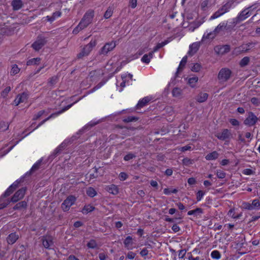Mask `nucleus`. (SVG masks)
Masks as SVG:
<instances>
[{"label": "nucleus", "instance_id": "nucleus-1", "mask_svg": "<svg viewBox=\"0 0 260 260\" xmlns=\"http://www.w3.org/2000/svg\"><path fill=\"white\" fill-rule=\"evenodd\" d=\"M94 11L92 10L87 11L84 15L78 25L73 29V34L76 35L80 31L86 28L92 22Z\"/></svg>", "mask_w": 260, "mask_h": 260}, {"label": "nucleus", "instance_id": "nucleus-2", "mask_svg": "<svg viewBox=\"0 0 260 260\" xmlns=\"http://www.w3.org/2000/svg\"><path fill=\"white\" fill-rule=\"evenodd\" d=\"M96 45V40H91L88 44L83 48L81 52L78 54V57L80 58L88 55Z\"/></svg>", "mask_w": 260, "mask_h": 260}, {"label": "nucleus", "instance_id": "nucleus-3", "mask_svg": "<svg viewBox=\"0 0 260 260\" xmlns=\"http://www.w3.org/2000/svg\"><path fill=\"white\" fill-rule=\"evenodd\" d=\"M232 71L230 69L222 68L218 74L217 78L220 83H224L230 79Z\"/></svg>", "mask_w": 260, "mask_h": 260}, {"label": "nucleus", "instance_id": "nucleus-4", "mask_svg": "<svg viewBox=\"0 0 260 260\" xmlns=\"http://www.w3.org/2000/svg\"><path fill=\"white\" fill-rule=\"evenodd\" d=\"M255 9L256 7H253V6H252L244 9L236 17L237 21L240 22L245 20L251 15L252 11Z\"/></svg>", "mask_w": 260, "mask_h": 260}, {"label": "nucleus", "instance_id": "nucleus-5", "mask_svg": "<svg viewBox=\"0 0 260 260\" xmlns=\"http://www.w3.org/2000/svg\"><path fill=\"white\" fill-rule=\"evenodd\" d=\"M46 38L42 36H39L37 40L31 44V47L36 51H39L46 44Z\"/></svg>", "mask_w": 260, "mask_h": 260}, {"label": "nucleus", "instance_id": "nucleus-6", "mask_svg": "<svg viewBox=\"0 0 260 260\" xmlns=\"http://www.w3.org/2000/svg\"><path fill=\"white\" fill-rule=\"evenodd\" d=\"M116 44L115 41H111L106 43L99 51L101 55H107L109 52L112 51L116 47Z\"/></svg>", "mask_w": 260, "mask_h": 260}, {"label": "nucleus", "instance_id": "nucleus-7", "mask_svg": "<svg viewBox=\"0 0 260 260\" xmlns=\"http://www.w3.org/2000/svg\"><path fill=\"white\" fill-rule=\"evenodd\" d=\"M76 201V198L69 196L62 203L61 208L63 211H68Z\"/></svg>", "mask_w": 260, "mask_h": 260}, {"label": "nucleus", "instance_id": "nucleus-8", "mask_svg": "<svg viewBox=\"0 0 260 260\" xmlns=\"http://www.w3.org/2000/svg\"><path fill=\"white\" fill-rule=\"evenodd\" d=\"M258 118L252 112H248V116L245 119L244 123L245 125L251 126L254 125L257 121Z\"/></svg>", "mask_w": 260, "mask_h": 260}, {"label": "nucleus", "instance_id": "nucleus-9", "mask_svg": "<svg viewBox=\"0 0 260 260\" xmlns=\"http://www.w3.org/2000/svg\"><path fill=\"white\" fill-rule=\"evenodd\" d=\"M242 0H231L219 9V10L220 11L221 14L223 15L230 11L234 3H239Z\"/></svg>", "mask_w": 260, "mask_h": 260}, {"label": "nucleus", "instance_id": "nucleus-10", "mask_svg": "<svg viewBox=\"0 0 260 260\" xmlns=\"http://www.w3.org/2000/svg\"><path fill=\"white\" fill-rule=\"evenodd\" d=\"M26 192V188L23 187L17 190L11 198V201L13 203H16L19 200L22 199Z\"/></svg>", "mask_w": 260, "mask_h": 260}, {"label": "nucleus", "instance_id": "nucleus-11", "mask_svg": "<svg viewBox=\"0 0 260 260\" xmlns=\"http://www.w3.org/2000/svg\"><path fill=\"white\" fill-rule=\"evenodd\" d=\"M74 104H70V105H69L68 106H67L66 107H65L64 108H63L62 110L56 112V113H53L52 114H51L48 117H47L46 119H44V120H43L42 121H41L38 125L37 127H39L40 126L42 125L43 124H44L46 121H47V120H49L50 118H54L55 117H56L57 116H58L59 114H61L62 113L64 112V111H66V110L69 109Z\"/></svg>", "mask_w": 260, "mask_h": 260}, {"label": "nucleus", "instance_id": "nucleus-12", "mask_svg": "<svg viewBox=\"0 0 260 260\" xmlns=\"http://www.w3.org/2000/svg\"><path fill=\"white\" fill-rule=\"evenodd\" d=\"M216 137L220 140L224 141L230 139L232 137V134L228 129H224L221 132L218 133Z\"/></svg>", "mask_w": 260, "mask_h": 260}, {"label": "nucleus", "instance_id": "nucleus-13", "mask_svg": "<svg viewBox=\"0 0 260 260\" xmlns=\"http://www.w3.org/2000/svg\"><path fill=\"white\" fill-rule=\"evenodd\" d=\"M28 98V94L25 92L18 94L14 101V104L17 106L21 103H24L27 101Z\"/></svg>", "mask_w": 260, "mask_h": 260}, {"label": "nucleus", "instance_id": "nucleus-14", "mask_svg": "<svg viewBox=\"0 0 260 260\" xmlns=\"http://www.w3.org/2000/svg\"><path fill=\"white\" fill-rule=\"evenodd\" d=\"M151 100H152V98L151 96H146L143 98L142 99L139 100L138 103L137 104L136 107L137 109L141 108L150 102Z\"/></svg>", "mask_w": 260, "mask_h": 260}, {"label": "nucleus", "instance_id": "nucleus-15", "mask_svg": "<svg viewBox=\"0 0 260 260\" xmlns=\"http://www.w3.org/2000/svg\"><path fill=\"white\" fill-rule=\"evenodd\" d=\"M228 23L225 21L220 23L214 29L213 32L215 35L217 34L225 29H227Z\"/></svg>", "mask_w": 260, "mask_h": 260}, {"label": "nucleus", "instance_id": "nucleus-16", "mask_svg": "<svg viewBox=\"0 0 260 260\" xmlns=\"http://www.w3.org/2000/svg\"><path fill=\"white\" fill-rule=\"evenodd\" d=\"M18 182H15L13 183L6 190L3 195V197L5 198L9 196L15 189L18 187Z\"/></svg>", "mask_w": 260, "mask_h": 260}, {"label": "nucleus", "instance_id": "nucleus-17", "mask_svg": "<svg viewBox=\"0 0 260 260\" xmlns=\"http://www.w3.org/2000/svg\"><path fill=\"white\" fill-rule=\"evenodd\" d=\"M249 49V45L243 44L240 47L235 48L234 53L238 55Z\"/></svg>", "mask_w": 260, "mask_h": 260}, {"label": "nucleus", "instance_id": "nucleus-18", "mask_svg": "<svg viewBox=\"0 0 260 260\" xmlns=\"http://www.w3.org/2000/svg\"><path fill=\"white\" fill-rule=\"evenodd\" d=\"M43 245L46 248H49L52 244V237L50 236H44L42 238Z\"/></svg>", "mask_w": 260, "mask_h": 260}, {"label": "nucleus", "instance_id": "nucleus-19", "mask_svg": "<svg viewBox=\"0 0 260 260\" xmlns=\"http://www.w3.org/2000/svg\"><path fill=\"white\" fill-rule=\"evenodd\" d=\"M106 189L109 193L113 194H117L119 192L118 188L114 184H111L106 187Z\"/></svg>", "mask_w": 260, "mask_h": 260}, {"label": "nucleus", "instance_id": "nucleus-20", "mask_svg": "<svg viewBox=\"0 0 260 260\" xmlns=\"http://www.w3.org/2000/svg\"><path fill=\"white\" fill-rule=\"evenodd\" d=\"M13 9L15 11L20 9L23 6V2L21 0H13L11 3Z\"/></svg>", "mask_w": 260, "mask_h": 260}, {"label": "nucleus", "instance_id": "nucleus-21", "mask_svg": "<svg viewBox=\"0 0 260 260\" xmlns=\"http://www.w3.org/2000/svg\"><path fill=\"white\" fill-rule=\"evenodd\" d=\"M208 98V94L205 92H200L196 97V100L199 103L205 102Z\"/></svg>", "mask_w": 260, "mask_h": 260}, {"label": "nucleus", "instance_id": "nucleus-22", "mask_svg": "<svg viewBox=\"0 0 260 260\" xmlns=\"http://www.w3.org/2000/svg\"><path fill=\"white\" fill-rule=\"evenodd\" d=\"M18 239V235L15 233L10 234L7 238V242L9 244H14Z\"/></svg>", "mask_w": 260, "mask_h": 260}, {"label": "nucleus", "instance_id": "nucleus-23", "mask_svg": "<svg viewBox=\"0 0 260 260\" xmlns=\"http://www.w3.org/2000/svg\"><path fill=\"white\" fill-rule=\"evenodd\" d=\"M153 52H151L149 54H145L141 58V61L145 63H149L151 59L153 58Z\"/></svg>", "mask_w": 260, "mask_h": 260}, {"label": "nucleus", "instance_id": "nucleus-24", "mask_svg": "<svg viewBox=\"0 0 260 260\" xmlns=\"http://www.w3.org/2000/svg\"><path fill=\"white\" fill-rule=\"evenodd\" d=\"M219 156V153L216 151H213L211 153L208 154L205 158L208 160H213L216 159Z\"/></svg>", "mask_w": 260, "mask_h": 260}, {"label": "nucleus", "instance_id": "nucleus-25", "mask_svg": "<svg viewBox=\"0 0 260 260\" xmlns=\"http://www.w3.org/2000/svg\"><path fill=\"white\" fill-rule=\"evenodd\" d=\"M217 49H218V53L222 54L229 52L230 48L229 45H224L222 47L215 48L216 51Z\"/></svg>", "mask_w": 260, "mask_h": 260}, {"label": "nucleus", "instance_id": "nucleus-26", "mask_svg": "<svg viewBox=\"0 0 260 260\" xmlns=\"http://www.w3.org/2000/svg\"><path fill=\"white\" fill-rule=\"evenodd\" d=\"M27 207V203L25 201L20 202L16 204L13 207L14 210H20L23 208H25Z\"/></svg>", "mask_w": 260, "mask_h": 260}, {"label": "nucleus", "instance_id": "nucleus-27", "mask_svg": "<svg viewBox=\"0 0 260 260\" xmlns=\"http://www.w3.org/2000/svg\"><path fill=\"white\" fill-rule=\"evenodd\" d=\"M41 60L40 57L33 58L28 60L26 62V64L27 66L38 64L40 62Z\"/></svg>", "mask_w": 260, "mask_h": 260}, {"label": "nucleus", "instance_id": "nucleus-28", "mask_svg": "<svg viewBox=\"0 0 260 260\" xmlns=\"http://www.w3.org/2000/svg\"><path fill=\"white\" fill-rule=\"evenodd\" d=\"M198 81V77L195 76L191 78H189L188 81V84L191 87H194L196 85V83Z\"/></svg>", "mask_w": 260, "mask_h": 260}, {"label": "nucleus", "instance_id": "nucleus-29", "mask_svg": "<svg viewBox=\"0 0 260 260\" xmlns=\"http://www.w3.org/2000/svg\"><path fill=\"white\" fill-rule=\"evenodd\" d=\"M94 209V207L90 205H85L82 209V213L83 214H87L89 212L92 211Z\"/></svg>", "mask_w": 260, "mask_h": 260}, {"label": "nucleus", "instance_id": "nucleus-30", "mask_svg": "<svg viewBox=\"0 0 260 260\" xmlns=\"http://www.w3.org/2000/svg\"><path fill=\"white\" fill-rule=\"evenodd\" d=\"M211 257L213 259H219L221 257V255L219 251L214 250L211 252Z\"/></svg>", "mask_w": 260, "mask_h": 260}, {"label": "nucleus", "instance_id": "nucleus-31", "mask_svg": "<svg viewBox=\"0 0 260 260\" xmlns=\"http://www.w3.org/2000/svg\"><path fill=\"white\" fill-rule=\"evenodd\" d=\"M172 93L174 97H179L182 94V90L179 88L175 87L173 89Z\"/></svg>", "mask_w": 260, "mask_h": 260}, {"label": "nucleus", "instance_id": "nucleus-32", "mask_svg": "<svg viewBox=\"0 0 260 260\" xmlns=\"http://www.w3.org/2000/svg\"><path fill=\"white\" fill-rule=\"evenodd\" d=\"M87 194L90 197H94L97 194L95 190L92 187H88L86 190Z\"/></svg>", "mask_w": 260, "mask_h": 260}, {"label": "nucleus", "instance_id": "nucleus-33", "mask_svg": "<svg viewBox=\"0 0 260 260\" xmlns=\"http://www.w3.org/2000/svg\"><path fill=\"white\" fill-rule=\"evenodd\" d=\"M187 56H185L182 58V60H181V61L180 62V64L178 68L177 72H179V71H181L183 69V67L185 66V64L187 62Z\"/></svg>", "mask_w": 260, "mask_h": 260}, {"label": "nucleus", "instance_id": "nucleus-34", "mask_svg": "<svg viewBox=\"0 0 260 260\" xmlns=\"http://www.w3.org/2000/svg\"><path fill=\"white\" fill-rule=\"evenodd\" d=\"M252 210H258L260 209V201L257 199L253 200L252 203Z\"/></svg>", "mask_w": 260, "mask_h": 260}, {"label": "nucleus", "instance_id": "nucleus-35", "mask_svg": "<svg viewBox=\"0 0 260 260\" xmlns=\"http://www.w3.org/2000/svg\"><path fill=\"white\" fill-rule=\"evenodd\" d=\"M202 213V210L201 208H198L194 210H190L188 212V215H197Z\"/></svg>", "mask_w": 260, "mask_h": 260}, {"label": "nucleus", "instance_id": "nucleus-36", "mask_svg": "<svg viewBox=\"0 0 260 260\" xmlns=\"http://www.w3.org/2000/svg\"><path fill=\"white\" fill-rule=\"evenodd\" d=\"M113 8L111 7H109L107 9L106 12L105 13V14H104L105 18L108 19V18H110L112 16V15L113 14Z\"/></svg>", "mask_w": 260, "mask_h": 260}, {"label": "nucleus", "instance_id": "nucleus-37", "mask_svg": "<svg viewBox=\"0 0 260 260\" xmlns=\"http://www.w3.org/2000/svg\"><path fill=\"white\" fill-rule=\"evenodd\" d=\"M20 71V69L18 67L16 64H14L12 67V69L10 72L11 75L14 76L18 74Z\"/></svg>", "mask_w": 260, "mask_h": 260}, {"label": "nucleus", "instance_id": "nucleus-38", "mask_svg": "<svg viewBox=\"0 0 260 260\" xmlns=\"http://www.w3.org/2000/svg\"><path fill=\"white\" fill-rule=\"evenodd\" d=\"M249 58L248 57H244L240 62V66L243 67L247 65L249 62Z\"/></svg>", "mask_w": 260, "mask_h": 260}, {"label": "nucleus", "instance_id": "nucleus-39", "mask_svg": "<svg viewBox=\"0 0 260 260\" xmlns=\"http://www.w3.org/2000/svg\"><path fill=\"white\" fill-rule=\"evenodd\" d=\"M9 124L8 122H1L0 123V131H5L8 129Z\"/></svg>", "mask_w": 260, "mask_h": 260}, {"label": "nucleus", "instance_id": "nucleus-40", "mask_svg": "<svg viewBox=\"0 0 260 260\" xmlns=\"http://www.w3.org/2000/svg\"><path fill=\"white\" fill-rule=\"evenodd\" d=\"M201 69V65L199 63H194L191 68V70L193 72H198L200 71Z\"/></svg>", "mask_w": 260, "mask_h": 260}, {"label": "nucleus", "instance_id": "nucleus-41", "mask_svg": "<svg viewBox=\"0 0 260 260\" xmlns=\"http://www.w3.org/2000/svg\"><path fill=\"white\" fill-rule=\"evenodd\" d=\"M57 81H58V77L57 76H54L49 79L48 83L50 85L53 86L54 84H55L57 82Z\"/></svg>", "mask_w": 260, "mask_h": 260}, {"label": "nucleus", "instance_id": "nucleus-42", "mask_svg": "<svg viewBox=\"0 0 260 260\" xmlns=\"http://www.w3.org/2000/svg\"><path fill=\"white\" fill-rule=\"evenodd\" d=\"M182 163L184 165L189 166L193 164V160L186 157L182 159Z\"/></svg>", "mask_w": 260, "mask_h": 260}, {"label": "nucleus", "instance_id": "nucleus-43", "mask_svg": "<svg viewBox=\"0 0 260 260\" xmlns=\"http://www.w3.org/2000/svg\"><path fill=\"white\" fill-rule=\"evenodd\" d=\"M190 51L189 53L192 52L193 53H195L198 49L199 46L197 43H193L192 45L190 46Z\"/></svg>", "mask_w": 260, "mask_h": 260}, {"label": "nucleus", "instance_id": "nucleus-44", "mask_svg": "<svg viewBox=\"0 0 260 260\" xmlns=\"http://www.w3.org/2000/svg\"><path fill=\"white\" fill-rule=\"evenodd\" d=\"M41 163V161L40 160L37 161L36 163H35L32 166V167L30 170V172L31 173L34 172L36 171V170H37L38 169H39V168L40 167Z\"/></svg>", "mask_w": 260, "mask_h": 260}, {"label": "nucleus", "instance_id": "nucleus-45", "mask_svg": "<svg viewBox=\"0 0 260 260\" xmlns=\"http://www.w3.org/2000/svg\"><path fill=\"white\" fill-rule=\"evenodd\" d=\"M87 246L89 248H95L97 246L95 240H91L87 244Z\"/></svg>", "mask_w": 260, "mask_h": 260}, {"label": "nucleus", "instance_id": "nucleus-46", "mask_svg": "<svg viewBox=\"0 0 260 260\" xmlns=\"http://www.w3.org/2000/svg\"><path fill=\"white\" fill-rule=\"evenodd\" d=\"M222 14H221V13L220 12V11L219 10V9L216 11L210 17V20H213V19H216L218 17H219L220 16H222Z\"/></svg>", "mask_w": 260, "mask_h": 260}, {"label": "nucleus", "instance_id": "nucleus-47", "mask_svg": "<svg viewBox=\"0 0 260 260\" xmlns=\"http://www.w3.org/2000/svg\"><path fill=\"white\" fill-rule=\"evenodd\" d=\"M222 14H221V13L220 12V11L219 10V9L216 11L210 17V20H213V19H216L218 17H219L220 16H222Z\"/></svg>", "mask_w": 260, "mask_h": 260}, {"label": "nucleus", "instance_id": "nucleus-48", "mask_svg": "<svg viewBox=\"0 0 260 260\" xmlns=\"http://www.w3.org/2000/svg\"><path fill=\"white\" fill-rule=\"evenodd\" d=\"M11 90V87L10 86L7 87L1 93V95L3 98H5L8 95V93Z\"/></svg>", "mask_w": 260, "mask_h": 260}, {"label": "nucleus", "instance_id": "nucleus-49", "mask_svg": "<svg viewBox=\"0 0 260 260\" xmlns=\"http://www.w3.org/2000/svg\"><path fill=\"white\" fill-rule=\"evenodd\" d=\"M216 175L218 178L223 179L225 177V173L220 170H217L216 171Z\"/></svg>", "mask_w": 260, "mask_h": 260}, {"label": "nucleus", "instance_id": "nucleus-50", "mask_svg": "<svg viewBox=\"0 0 260 260\" xmlns=\"http://www.w3.org/2000/svg\"><path fill=\"white\" fill-rule=\"evenodd\" d=\"M201 22H194V23L190 24V25L189 26V29H191V31H192L194 30L195 28L199 27L201 25Z\"/></svg>", "mask_w": 260, "mask_h": 260}, {"label": "nucleus", "instance_id": "nucleus-51", "mask_svg": "<svg viewBox=\"0 0 260 260\" xmlns=\"http://www.w3.org/2000/svg\"><path fill=\"white\" fill-rule=\"evenodd\" d=\"M242 206H243V208L245 209H247V210H252L251 204H250L249 203L244 202L242 204Z\"/></svg>", "mask_w": 260, "mask_h": 260}, {"label": "nucleus", "instance_id": "nucleus-52", "mask_svg": "<svg viewBox=\"0 0 260 260\" xmlns=\"http://www.w3.org/2000/svg\"><path fill=\"white\" fill-rule=\"evenodd\" d=\"M204 195V192L202 190H199L198 191L197 194V200L198 201H200L203 197Z\"/></svg>", "mask_w": 260, "mask_h": 260}, {"label": "nucleus", "instance_id": "nucleus-53", "mask_svg": "<svg viewBox=\"0 0 260 260\" xmlns=\"http://www.w3.org/2000/svg\"><path fill=\"white\" fill-rule=\"evenodd\" d=\"M242 173L246 175H250L254 173V171L250 169H245L243 170Z\"/></svg>", "mask_w": 260, "mask_h": 260}, {"label": "nucleus", "instance_id": "nucleus-54", "mask_svg": "<svg viewBox=\"0 0 260 260\" xmlns=\"http://www.w3.org/2000/svg\"><path fill=\"white\" fill-rule=\"evenodd\" d=\"M128 175L124 172H121L120 173L119 178L121 181H124L128 178Z\"/></svg>", "mask_w": 260, "mask_h": 260}, {"label": "nucleus", "instance_id": "nucleus-55", "mask_svg": "<svg viewBox=\"0 0 260 260\" xmlns=\"http://www.w3.org/2000/svg\"><path fill=\"white\" fill-rule=\"evenodd\" d=\"M209 4V2L208 0H205L203 1L201 4V7L202 10H206V8L208 7Z\"/></svg>", "mask_w": 260, "mask_h": 260}, {"label": "nucleus", "instance_id": "nucleus-56", "mask_svg": "<svg viewBox=\"0 0 260 260\" xmlns=\"http://www.w3.org/2000/svg\"><path fill=\"white\" fill-rule=\"evenodd\" d=\"M251 102L255 106H258L260 104V100L256 98H252L251 99Z\"/></svg>", "mask_w": 260, "mask_h": 260}, {"label": "nucleus", "instance_id": "nucleus-57", "mask_svg": "<svg viewBox=\"0 0 260 260\" xmlns=\"http://www.w3.org/2000/svg\"><path fill=\"white\" fill-rule=\"evenodd\" d=\"M44 110H42L39 111L37 114H36L34 117V120H37L39 119L41 116H42L45 113Z\"/></svg>", "mask_w": 260, "mask_h": 260}, {"label": "nucleus", "instance_id": "nucleus-58", "mask_svg": "<svg viewBox=\"0 0 260 260\" xmlns=\"http://www.w3.org/2000/svg\"><path fill=\"white\" fill-rule=\"evenodd\" d=\"M228 215L233 218H238V216L235 215L234 210L233 209H231L229 210V211L228 212Z\"/></svg>", "mask_w": 260, "mask_h": 260}, {"label": "nucleus", "instance_id": "nucleus-59", "mask_svg": "<svg viewBox=\"0 0 260 260\" xmlns=\"http://www.w3.org/2000/svg\"><path fill=\"white\" fill-rule=\"evenodd\" d=\"M186 254V250L182 249L179 251L178 256L180 258H183Z\"/></svg>", "mask_w": 260, "mask_h": 260}, {"label": "nucleus", "instance_id": "nucleus-60", "mask_svg": "<svg viewBox=\"0 0 260 260\" xmlns=\"http://www.w3.org/2000/svg\"><path fill=\"white\" fill-rule=\"evenodd\" d=\"M230 122L234 126H238L239 125V122L236 119H230Z\"/></svg>", "mask_w": 260, "mask_h": 260}, {"label": "nucleus", "instance_id": "nucleus-61", "mask_svg": "<svg viewBox=\"0 0 260 260\" xmlns=\"http://www.w3.org/2000/svg\"><path fill=\"white\" fill-rule=\"evenodd\" d=\"M125 77H124L123 76H121L122 81L120 83V85L121 88L119 89V91H121L122 89V88H123L125 86V80L124 79V78Z\"/></svg>", "mask_w": 260, "mask_h": 260}, {"label": "nucleus", "instance_id": "nucleus-62", "mask_svg": "<svg viewBox=\"0 0 260 260\" xmlns=\"http://www.w3.org/2000/svg\"><path fill=\"white\" fill-rule=\"evenodd\" d=\"M172 229L173 231V232L175 233H177V232H179L180 230L179 226H178L177 224H175L172 226Z\"/></svg>", "mask_w": 260, "mask_h": 260}, {"label": "nucleus", "instance_id": "nucleus-63", "mask_svg": "<svg viewBox=\"0 0 260 260\" xmlns=\"http://www.w3.org/2000/svg\"><path fill=\"white\" fill-rule=\"evenodd\" d=\"M187 182L189 185H193L196 183V180L195 178L191 177L188 178Z\"/></svg>", "mask_w": 260, "mask_h": 260}, {"label": "nucleus", "instance_id": "nucleus-64", "mask_svg": "<svg viewBox=\"0 0 260 260\" xmlns=\"http://www.w3.org/2000/svg\"><path fill=\"white\" fill-rule=\"evenodd\" d=\"M148 253V251L146 248L143 249L140 252L141 255L143 256L147 255Z\"/></svg>", "mask_w": 260, "mask_h": 260}]
</instances>
